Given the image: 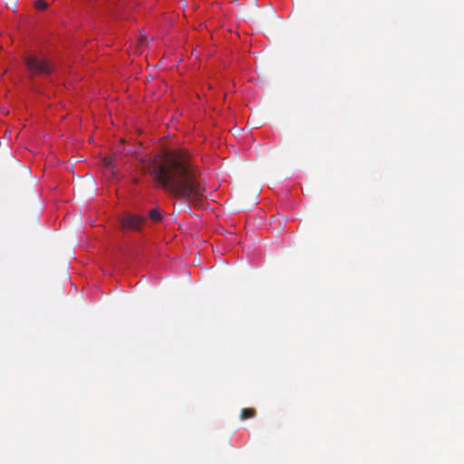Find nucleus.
<instances>
[{
    "label": "nucleus",
    "mask_w": 464,
    "mask_h": 464,
    "mask_svg": "<svg viewBox=\"0 0 464 464\" xmlns=\"http://www.w3.org/2000/svg\"><path fill=\"white\" fill-rule=\"evenodd\" d=\"M141 164L142 171L150 173L153 180L173 197L198 201L204 196L199 173L187 151L169 150L143 159Z\"/></svg>",
    "instance_id": "nucleus-1"
},
{
    "label": "nucleus",
    "mask_w": 464,
    "mask_h": 464,
    "mask_svg": "<svg viewBox=\"0 0 464 464\" xmlns=\"http://www.w3.org/2000/svg\"><path fill=\"white\" fill-rule=\"evenodd\" d=\"M29 73L34 75L49 74L53 72V65L44 59H39L34 56H27L24 59Z\"/></svg>",
    "instance_id": "nucleus-2"
},
{
    "label": "nucleus",
    "mask_w": 464,
    "mask_h": 464,
    "mask_svg": "<svg viewBox=\"0 0 464 464\" xmlns=\"http://www.w3.org/2000/svg\"><path fill=\"white\" fill-rule=\"evenodd\" d=\"M119 222L122 230L140 232L146 222V218L140 215L126 212L119 218Z\"/></svg>",
    "instance_id": "nucleus-3"
},
{
    "label": "nucleus",
    "mask_w": 464,
    "mask_h": 464,
    "mask_svg": "<svg viewBox=\"0 0 464 464\" xmlns=\"http://www.w3.org/2000/svg\"><path fill=\"white\" fill-rule=\"evenodd\" d=\"M148 217L152 222L158 223L160 222L162 219V213L160 208H156L149 211Z\"/></svg>",
    "instance_id": "nucleus-4"
},
{
    "label": "nucleus",
    "mask_w": 464,
    "mask_h": 464,
    "mask_svg": "<svg viewBox=\"0 0 464 464\" xmlns=\"http://www.w3.org/2000/svg\"><path fill=\"white\" fill-rule=\"evenodd\" d=\"M256 410L252 408H245L241 411L240 418L241 420H246L255 417Z\"/></svg>",
    "instance_id": "nucleus-5"
},
{
    "label": "nucleus",
    "mask_w": 464,
    "mask_h": 464,
    "mask_svg": "<svg viewBox=\"0 0 464 464\" xmlns=\"http://www.w3.org/2000/svg\"><path fill=\"white\" fill-rule=\"evenodd\" d=\"M103 164L105 167H107L112 173L115 171V167L113 165V162L115 161L114 156L106 157L102 160Z\"/></svg>",
    "instance_id": "nucleus-6"
},
{
    "label": "nucleus",
    "mask_w": 464,
    "mask_h": 464,
    "mask_svg": "<svg viewBox=\"0 0 464 464\" xmlns=\"http://www.w3.org/2000/svg\"><path fill=\"white\" fill-rule=\"evenodd\" d=\"M34 5L39 10H44L47 8L48 4L44 0H37L35 1Z\"/></svg>",
    "instance_id": "nucleus-7"
}]
</instances>
